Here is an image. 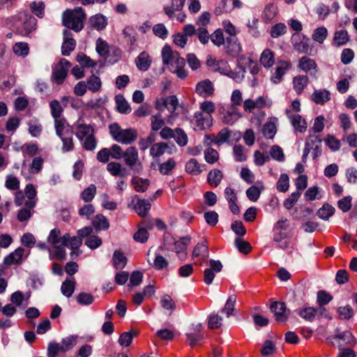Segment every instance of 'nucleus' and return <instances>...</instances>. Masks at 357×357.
<instances>
[{"label":"nucleus","mask_w":357,"mask_h":357,"mask_svg":"<svg viewBox=\"0 0 357 357\" xmlns=\"http://www.w3.org/2000/svg\"><path fill=\"white\" fill-rule=\"evenodd\" d=\"M162 63L167 66L169 70L176 74L178 77L184 79L188 76V72L185 70V61L181 57L179 54L174 51L169 45H165L161 52Z\"/></svg>","instance_id":"f257e3e1"},{"label":"nucleus","mask_w":357,"mask_h":357,"mask_svg":"<svg viewBox=\"0 0 357 357\" xmlns=\"http://www.w3.org/2000/svg\"><path fill=\"white\" fill-rule=\"evenodd\" d=\"M73 128L75 136L81 142L83 148L87 151H93L97 146L93 126L84 123L83 116H80L74 123Z\"/></svg>","instance_id":"f03ea898"},{"label":"nucleus","mask_w":357,"mask_h":357,"mask_svg":"<svg viewBox=\"0 0 357 357\" xmlns=\"http://www.w3.org/2000/svg\"><path fill=\"white\" fill-rule=\"evenodd\" d=\"M12 24L20 35L27 36L36 29L37 20L27 10H24L12 17Z\"/></svg>","instance_id":"7ed1b4c3"},{"label":"nucleus","mask_w":357,"mask_h":357,"mask_svg":"<svg viewBox=\"0 0 357 357\" xmlns=\"http://www.w3.org/2000/svg\"><path fill=\"white\" fill-rule=\"evenodd\" d=\"M109 131L115 142L126 145L134 143L138 135L135 129L131 128L123 129L117 123L109 125Z\"/></svg>","instance_id":"20e7f679"},{"label":"nucleus","mask_w":357,"mask_h":357,"mask_svg":"<svg viewBox=\"0 0 357 357\" xmlns=\"http://www.w3.org/2000/svg\"><path fill=\"white\" fill-rule=\"evenodd\" d=\"M86 14L81 7L74 10H67L63 14V25L76 32L80 31L84 27Z\"/></svg>","instance_id":"39448f33"},{"label":"nucleus","mask_w":357,"mask_h":357,"mask_svg":"<svg viewBox=\"0 0 357 357\" xmlns=\"http://www.w3.org/2000/svg\"><path fill=\"white\" fill-rule=\"evenodd\" d=\"M122 158L130 170L134 173L139 174L142 171V163L139 160V153L136 147H128L124 151Z\"/></svg>","instance_id":"423d86ee"},{"label":"nucleus","mask_w":357,"mask_h":357,"mask_svg":"<svg viewBox=\"0 0 357 357\" xmlns=\"http://www.w3.org/2000/svg\"><path fill=\"white\" fill-rule=\"evenodd\" d=\"M70 63L66 59H61L59 61L52 66V81L60 85L63 83L68 74Z\"/></svg>","instance_id":"0eeeda50"},{"label":"nucleus","mask_w":357,"mask_h":357,"mask_svg":"<svg viewBox=\"0 0 357 357\" xmlns=\"http://www.w3.org/2000/svg\"><path fill=\"white\" fill-rule=\"evenodd\" d=\"M77 234L85 239V245L91 250L98 248L102 243L100 237L93 234V228L91 226L84 227L77 230Z\"/></svg>","instance_id":"6e6552de"},{"label":"nucleus","mask_w":357,"mask_h":357,"mask_svg":"<svg viewBox=\"0 0 357 357\" xmlns=\"http://www.w3.org/2000/svg\"><path fill=\"white\" fill-rule=\"evenodd\" d=\"M206 66L212 71L220 72L229 75L231 70L228 62L224 59H217L212 55H208L206 60Z\"/></svg>","instance_id":"1a4fd4ad"},{"label":"nucleus","mask_w":357,"mask_h":357,"mask_svg":"<svg viewBox=\"0 0 357 357\" xmlns=\"http://www.w3.org/2000/svg\"><path fill=\"white\" fill-rule=\"evenodd\" d=\"M216 110L215 104L211 100L202 102V128L210 127L213 124V119L212 115Z\"/></svg>","instance_id":"9d476101"},{"label":"nucleus","mask_w":357,"mask_h":357,"mask_svg":"<svg viewBox=\"0 0 357 357\" xmlns=\"http://www.w3.org/2000/svg\"><path fill=\"white\" fill-rule=\"evenodd\" d=\"M267 106V100L264 96H259L255 100L248 98L243 102V109L248 113H252L255 109L261 110Z\"/></svg>","instance_id":"9b49d317"},{"label":"nucleus","mask_w":357,"mask_h":357,"mask_svg":"<svg viewBox=\"0 0 357 357\" xmlns=\"http://www.w3.org/2000/svg\"><path fill=\"white\" fill-rule=\"evenodd\" d=\"M291 67V63L289 61L281 60L279 61L278 65L275 68L274 72L272 73L271 80L274 84H279L284 74Z\"/></svg>","instance_id":"f8f14e48"},{"label":"nucleus","mask_w":357,"mask_h":357,"mask_svg":"<svg viewBox=\"0 0 357 357\" xmlns=\"http://www.w3.org/2000/svg\"><path fill=\"white\" fill-rule=\"evenodd\" d=\"M209 38L212 43L218 47L224 45L225 42L223 31L222 29H218L212 34L209 35L208 31L206 29H202V43H206Z\"/></svg>","instance_id":"ddd939ff"},{"label":"nucleus","mask_w":357,"mask_h":357,"mask_svg":"<svg viewBox=\"0 0 357 357\" xmlns=\"http://www.w3.org/2000/svg\"><path fill=\"white\" fill-rule=\"evenodd\" d=\"M298 68L305 73L316 74L318 71V66L316 61L307 56H302L298 63Z\"/></svg>","instance_id":"4468645a"},{"label":"nucleus","mask_w":357,"mask_h":357,"mask_svg":"<svg viewBox=\"0 0 357 357\" xmlns=\"http://www.w3.org/2000/svg\"><path fill=\"white\" fill-rule=\"evenodd\" d=\"M225 53L231 56L236 57L242 52L241 45L237 37H227L225 45Z\"/></svg>","instance_id":"2eb2a0df"},{"label":"nucleus","mask_w":357,"mask_h":357,"mask_svg":"<svg viewBox=\"0 0 357 357\" xmlns=\"http://www.w3.org/2000/svg\"><path fill=\"white\" fill-rule=\"evenodd\" d=\"M242 116L238 107L229 105L224 112L222 121L225 124L232 125Z\"/></svg>","instance_id":"dca6fc26"},{"label":"nucleus","mask_w":357,"mask_h":357,"mask_svg":"<svg viewBox=\"0 0 357 357\" xmlns=\"http://www.w3.org/2000/svg\"><path fill=\"white\" fill-rule=\"evenodd\" d=\"M271 310L273 312L278 322H285L287 320V307L284 302H273L271 305Z\"/></svg>","instance_id":"f3484780"},{"label":"nucleus","mask_w":357,"mask_h":357,"mask_svg":"<svg viewBox=\"0 0 357 357\" xmlns=\"http://www.w3.org/2000/svg\"><path fill=\"white\" fill-rule=\"evenodd\" d=\"M225 196L228 202L229 208L232 213L238 215L240 213V208L237 204L238 197L234 189L227 187L225 189Z\"/></svg>","instance_id":"a211bd4d"},{"label":"nucleus","mask_w":357,"mask_h":357,"mask_svg":"<svg viewBox=\"0 0 357 357\" xmlns=\"http://www.w3.org/2000/svg\"><path fill=\"white\" fill-rule=\"evenodd\" d=\"M292 38L294 40L292 44L294 49L298 53L307 54L310 50L308 43L309 38L305 36H300L293 34Z\"/></svg>","instance_id":"6ab92c4d"},{"label":"nucleus","mask_w":357,"mask_h":357,"mask_svg":"<svg viewBox=\"0 0 357 357\" xmlns=\"http://www.w3.org/2000/svg\"><path fill=\"white\" fill-rule=\"evenodd\" d=\"M63 35V43L61 46V53L63 56H68L75 48L76 42L73 38L72 33L70 31L64 30Z\"/></svg>","instance_id":"aec40b11"},{"label":"nucleus","mask_w":357,"mask_h":357,"mask_svg":"<svg viewBox=\"0 0 357 357\" xmlns=\"http://www.w3.org/2000/svg\"><path fill=\"white\" fill-rule=\"evenodd\" d=\"M67 237H68V233H66L63 236H61V231L55 228L50 231L47 237V241L54 248L64 246Z\"/></svg>","instance_id":"412c9836"},{"label":"nucleus","mask_w":357,"mask_h":357,"mask_svg":"<svg viewBox=\"0 0 357 357\" xmlns=\"http://www.w3.org/2000/svg\"><path fill=\"white\" fill-rule=\"evenodd\" d=\"M310 82L307 75H298L292 79L293 89L297 95H301Z\"/></svg>","instance_id":"4be33fe9"},{"label":"nucleus","mask_w":357,"mask_h":357,"mask_svg":"<svg viewBox=\"0 0 357 357\" xmlns=\"http://www.w3.org/2000/svg\"><path fill=\"white\" fill-rule=\"evenodd\" d=\"M135 62L139 70L145 72L151 67L152 60L149 54L144 51L136 57Z\"/></svg>","instance_id":"5701e85b"},{"label":"nucleus","mask_w":357,"mask_h":357,"mask_svg":"<svg viewBox=\"0 0 357 357\" xmlns=\"http://www.w3.org/2000/svg\"><path fill=\"white\" fill-rule=\"evenodd\" d=\"M190 238L189 237L181 238L174 243V250L178 255L180 260L183 261L186 258L187 254L185 252L187 245H188Z\"/></svg>","instance_id":"b1692460"},{"label":"nucleus","mask_w":357,"mask_h":357,"mask_svg":"<svg viewBox=\"0 0 357 357\" xmlns=\"http://www.w3.org/2000/svg\"><path fill=\"white\" fill-rule=\"evenodd\" d=\"M165 152L172 153L170 146L165 142L155 143L150 149V155L153 158L162 155Z\"/></svg>","instance_id":"393cba45"},{"label":"nucleus","mask_w":357,"mask_h":357,"mask_svg":"<svg viewBox=\"0 0 357 357\" xmlns=\"http://www.w3.org/2000/svg\"><path fill=\"white\" fill-rule=\"evenodd\" d=\"M107 170L113 176L126 177L128 174L127 169L118 162H109Z\"/></svg>","instance_id":"a878e982"},{"label":"nucleus","mask_w":357,"mask_h":357,"mask_svg":"<svg viewBox=\"0 0 357 357\" xmlns=\"http://www.w3.org/2000/svg\"><path fill=\"white\" fill-rule=\"evenodd\" d=\"M92 227L96 231H105L109 228L110 224L108 219L102 214H98L91 221Z\"/></svg>","instance_id":"bb28decb"},{"label":"nucleus","mask_w":357,"mask_h":357,"mask_svg":"<svg viewBox=\"0 0 357 357\" xmlns=\"http://www.w3.org/2000/svg\"><path fill=\"white\" fill-rule=\"evenodd\" d=\"M278 119L275 117H271L264 125L262 128V133L267 139H273L277 132L276 122Z\"/></svg>","instance_id":"cd10ccee"},{"label":"nucleus","mask_w":357,"mask_h":357,"mask_svg":"<svg viewBox=\"0 0 357 357\" xmlns=\"http://www.w3.org/2000/svg\"><path fill=\"white\" fill-rule=\"evenodd\" d=\"M89 24L94 29L101 31L107 25V19L102 14H96L89 18Z\"/></svg>","instance_id":"c85d7f7f"},{"label":"nucleus","mask_w":357,"mask_h":357,"mask_svg":"<svg viewBox=\"0 0 357 357\" xmlns=\"http://www.w3.org/2000/svg\"><path fill=\"white\" fill-rule=\"evenodd\" d=\"M259 61L264 68H271L275 61V53L271 49L264 50L261 54Z\"/></svg>","instance_id":"c756f323"},{"label":"nucleus","mask_w":357,"mask_h":357,"mask_svg":"<svg viewBox=\"0 0 357 357\" xmlns=\"http://www.w3.org/2000/svg\"><path fill=\"white\" fill-rule=\"evenodd\" d=\"M24 252V249L22 247L17 248L14 252L4 258L3 264L6 266H10L13 264L19 263L22 260Z\"/></svg>","instance_id":"7c9ffc66"},{"label":"nucleus","mask_w":357,"mask_h":357,"mask_svg":"<svg viewBox=\"0 0 357 357\" xmlns=\"http://www.w3.org/2000/svg\"><path fill=\"white\" fill-rule=\"evenodd\" d=\"M223 178L222 172L218 169H211L207 176V183L210 187L215 188L218 186Z\"/></svg>","instance_id":"2f4dec72"},{"label":"nucleus","mask_w":357,"mask_h":357,"mask_svg":"<svg viewBox=\"0 0 357 357\" xmlns=\"http://www.w3.org/2000/svg\"><path fill=\"white\" fill-rule=\"evenodd\" d=\"M331 99V93L328 90H315L312 95V100L318 105H324Z\"/></svg>","instance_id":"473e14b6"},{"label":"nucleus","mask_w":357,"mask_h":357,"mask_svg":"<svg viewBox=\"0 0 357 357\" xmlns=\"http://www.w3.org/2000/svg\"><path fill=\"white\" fill-rule=\"evenodd\" d=\"M116 109L121 114H129L131 107L123 95L119 94L115 96Z\"/></svg>","instance_id":"72a5a7b5"},{"label":"nucleus","mask_w":357,"mask_h":357,"mask_svg":"<svg viewBox=\"0 0 357 357\" xmlns=\"http://www.w3.org/2000/svg\"><path fill=\"white\" fill-rule=\"evenodd\" d=\"M75 286L76 282L73 278L66 279L61 284V291L64 296L70 298L75 291Z\"/></svg>","instance_id":"f704fd0d"},{"label":"nucleus","mask_w":357,"mask_h":357,"mask_svg":"<svg viewBox=\"0 0 357 357\" xmlns=\"http://www.w3.org/2000/svg\"><path fill=\"white\" fill-rule=\"evenodd\" d=\"M185 0H172L170 6H165L164 11L165 14L170 18L173 17L175 11H180L184 6Z\"/></svg>","instance_id":"c9c22d12"},{"label":"nucleus","mask_w":357,"mask_h":357,"mask_svg":"<svg viewBox=\"0 0 357 357\" xmlns=\"http://www.w3.org/2000/svg\"><path fill=\"white\" fill-rule=\"evenodd\" d=\"M25 195L28 200L25 202V206L28 208H33L36 206L35 198L36 197V190L33 184H28L25 188Z\"/></svg>","instance_id":"e433bc0d"},{"label":"nucleus","mask_w":357,"mask_h":357,"mask_svg":"<svg viewBox=\"0 0 357 357\" xmlns=\"http://www.w3.org/2000/svg\"><path fill=\"white\" fill-rule=\"evenodd\" d=\"M110 47L108 43L101 38L97 40L96 50L102 58L106 59L110 56Z\"/></svg>","instance_id":"4c0bfd02"},{"label":"nucleus","mask_w":357,"mask_h":357,"mask_svg":"<svg viewBox=\"0 0 357 357\" xmlns=\"http://www.w3.org/2000/svg\"><path fill=\"white\" fill-rule=\"evenodd\" d=\"M278 14V8L273 3L268 4L263 12V20L265 22H271Z\"/></svg>","instance_id":"58836bf2"},{"label":"nucleus","mask_w":357,"mask_h":357,"mask_svg":"<svg viewBox=\"0 0 357 357\" xmlns=\"http://www.w3.org/2000/svg\"><path fill=\"white\" fill-rule=\"evenodd\" d=\"M291 122L296 131L299 132L306 131L307 122L300 114L293 115L291 118Z\"/></svg>","instance_id":"ea45409f"},{"label":"nucleus","mask_w":357,"mask_h":357,"mask_svg":"<svg viewBox=\"0 0 357 357\" xmlns=\"http://www.w3.org/2000/svg\"><path fill=\"white\" fill-rule=\"evenodd\" d=\"M54 128L57 136L62 137L70 134L68 132V125L65 119L59 118L54 119Z\"/></svg>","instance_id":"a19ab883"},{"label":"nucleus","mask_w":357,"mask_h":357,"mask_svg":"<svg viewBox=\"0 0 357 357\" xmlns=\"http://www.w3.org/2000/svg\"><path fill=\"white\" fill-rule=\"evenodd\" d=\"M151 203L146 199H139L135 204L134 208L136 213L141 217H144L147 215L151 208Z\"/></svg>","instance_id":"79ce46f5"},{"label":"nucleus","mask_w":357,"mask_h":357,"mask_svg":"<svg viewBox=\"0 0 357 357\" xmlns=\"http://www.w3.org/2000/svg\"><path fill=\"white\" fill-rule=\"evenodd\" d=\"M349 40L348 33L346 30H340L335 32L333 45L340 47L345 45Z\"/></svg>","instance_id":"37998d69"},{"label":"nucleus","mask_w":357,"mask_h":357,"mask_svg":"<svg viewBox=\"0 0 357 357\" xmlns=\"http://www.w3.org/2000/svg\"><path fill=\"white\" fill-rule=\"evenodd\" d=\"M318 313V310L312 307H305L299 310L298 314L304 319L312 321Z\"/></svg>","instance_id":"c03bdc74"},{"label":"nucleus","mask_w":357,"mask_h":357,"mask_svg":"<svg viewBox=\"0 0 357 357\" xmlns=\"http://www.w3.org/2000/svg\"><path fill=\"white\" fill-rule=\"evenodd\" d=\"M260 186L252 185L246 190V195L249 200L256 202L259 198L261 191L264 189L263 183H260Z\"/></svg>","instance_id":"a18cd8bd"},{"label":"nucleus","mask_w":357,"mask_h":357,"mask_svg":"<svg viewBox=\"0 0 357 357\" xmlns=\"http://www.w3.org/2000/svg\"><path fill=\"white\" fill-rule=\"evenodd\" d=\"M86 85L89 91L96 93L100 90L102 82L99 77L93 75L87 79Z\"/></svg>","instance_id":"49530a36"},{"label":"nucleus","mask_w":357,"mask_h":357,"mask_svg":"<svg viewBox=\"0 0 357 357\" xmlns=\"http://www.w3.org/2000/svg\"><path fill=\"white\" fill-rule=\"evenodd\" d=\"M287 28L284 23H276L271 27L270 35L273 38H278L287 33Z\"/></svg>","instance_id":"de8ad7c7"},{"label":"nucleus","mask_w":357,"mask_h":357,"mask_svg":"<svg viewBox=\"0 0 357 357\" xmlns=\"http://www.w3.org/2000/svg\"><path fill=\"white\" fill-rule=\"evenodd\" d=\"M82 238L83 237L79 236L78 234L77 236H71L70 234H68V237L66 239L64 246L73 251L77 250L82 244Z\"/></svg>","instance_id":"09e8293b"},{"label":"nucleus","mask_w":357,"mask_h":357,"mask_svg":"<svg viewBox=\"0 0 357 357\" xmlns=\"http://www.w3.org/2000/svg\"><path fill=\"white\" fill-rule=\"evenodd\" d=\"M335 211V209L333 206L328 203H325L318 210L317 215L323 220H328L334 214Z\"/></svg>","instance_id":"8fccbe9b"},{"label":"nucleus","mask_w":357,"mask_h":357,"mask_svg":"<svg viewBox=\"0 0 357 357\" xmlns=\"http://www.w3.org/2000/svg\"><path fill=\"white\" fill-rule=\"evenodd\" d=\"M274 231V237L273 241L278 244V247L284 250L289 248V243L287 241L282 242L283 239L286 238L287 235L286 231H279L277 229H273Z\"/></svg>","instance_id":"3c124183"},{"label":"nucleus","mask_w":357,"mask_h":357,"mask_svg":"<svg viewBox=\"0 0 357 357\" xmlns=\"http://www.w3.org/2000/svg\"><path fill=\"white\" fill-rule=\"evenodd\" d=\"M13 50L17 56L26 57L29 53V47L26 43L19 42L13 45Z\"/></svg>","instance_id":"603ef678"},{"label":"nucleus","mask_w":357,"mask_h":357,"mask_svg":"<svg viewBox=\"0 0 357 357\" xmlns=\"http://www.w3.org/2000/svg\"><path fill=\"white\" fill-rule=\"evenodd\" d=\"M96 190V186L94 184H91L82 192L80 197L84 202H90L93 199Z\"/></svg>","instance_id":"864d4df0"},{"label":"nucleus","mask_w":357,"mask_h":357,"mask_svg":"<svg viewBox=\"0 0 357 357\" xmlns=\"http://www.w3.org/2000/svg\"><path fill=\"white\" fill-rule=\"evenodd\" d=\"M235 245L238 248V250L244 255L250 253L252 250L251 244L240 237L236 238Z\"/></svg>","instance_id":"5fc2aeb1"},{"label":"nucleus","mask_w":357,"mask_h":357,"mask_svg":"<svg viewBox=\"0 0 357 357\" xmlns=\"http://www.w3.org/2000/svg\"><path fill=\"white\" fill-rule=\"evenodd\" d=\"M131 182L134 185L135 190L141 192H145L149 185V181L148 179H144L139 177L132 178Z\"/></svg>","instance_id":"6e6d98bb"},{"label":"nucleus","mask_w":357,"mask_h":357,"mask_svg":"<svg viewBox=\"0 0 357 357\" xmlns=\"http://www.w3.org/2000/svg\"><path fill=\"white\" fill-rule=\"evenodd\" d=\"M113 264L116 269L124 268L126 264L127 259L123 254L119 250H116L113 254Z\"/></svg>","instance_id":"4d7b16f0"},{"label":"nucleus","mask_w":357,"mask_h":357,"mask_svg":"<svg viewBox=\"0 0 357 357\" xmlns=\"http://www.w3.org/2000/svg\"><path fill=\"white\" fill-rule=\"evenodd\" d=\"M137 335V332L133 331H130L128 332H124L120 335L119 338V343L120 345L123 347H128L132 342V339L135 336Z\"/></svg>","instance_id":"13d9d810"},{"label":"nucleus","mask_w":357,"mask_h":357,"mask_svg":"<svg viewBox=\"0 0 357 357\" xmlns=\"http://www.w3.org/2000/svg\"><path fill=\"white\" fill-rule=\"evenodd\" d=\"M29 133L33 137H38L41 135L43 127L37 119H33L28 123Z\"/></svg>","instance_id":"bf43d9fd"},{"label":"nucleus","mask_w":357,"mask_h":357,"mask_svg":"<svg viewBox=\"0 0 357 357\" xmlns=\"http://www.w3.org/2000/svg\"><path fill=\"white\" fill-rule=\"evenodd\" d=\"M76 301L81 305H90L94 302L95 297L90 293L81 292L77 295Z\"/></svg>","instance_id":"052dcab7"},{"label":"nucleus","mask_w":357,"mask_h":357,"mask_svg":"<svg viewBox=\"0 0 357 357\" xmlns=\"http://www.w3.org/2000/svg\"><path fill=\"white\" fill-rule=\"evenodd\" d=\"M234 157L237 162H243L247 160L245 147L241 144H236L233 147Z\"/></svg>","instance_id":"680f3d73"},{"label":"nucleus","mask_w":357,"mask_h":357,"mask_svg":"<svg viewBox=\"0 0 357 357\" xmlns=\"http://www.w3.org/2000/svg\"><path fill=\"white\" fill-rule=\"evenodd\" d=\"M236 302V295H231L227 298L224 307L221 310V312L226 313L227 317H230L233 314L235 304Z\"/></svg>","instance_id":"e2e57ef3"},{"label":"nucleus","mask_w":357,"mask_h":357,"mask_svg":"<svg viewBox=\"0 0 357 357\" xmlns=\"http://www.w3.org/2000/svg\"><path fill=\"white\" fill-rule=\"evenodd\" d=\"M277 190L281 192H285L289 188V178L287 174H280L276 184Z\"/></svg>","instance_id":"0e129e2a"},{"label":"nucleus","mask_w":357,"mask_h":357,"mask_svg":"<svg viewBox=\"0 0 357 357\" xmlns=\"http://www.w3.org/2000/svg\"><path fill=\"white\" fill-rule=\"evenodd\" d=\"M327 36L328 31L326 28H325L324 26H320L317 28L314 31L312 38L314 41L320 44H322L325 39L327 38Z\"/></svg>","instance_id":"69168bd1"},{"label":"nucleus","mask_w":357,"mask_h":357,"mask_svg":"<svg viewBox=\"0 0 357 357\" xmlns=\"http://www.w3.org/2000/svg\"><path fill=\"white\" fill-rule=\"evenodd\" d=\"M163 103L165 107L171 113V115H172L178 105V100L176 96L172 95L164 99Z\"/></svg>","instance_id":"338daca9"},{"label":"nucleus","mask_w":357,"mask_h":357,"mask_svg":"<svg viewBox=\"0 0 357 357\" xmlns=\"http://www.w3.org/2000/svg\"><path fill=\"white\" fill-rule=\"evenodd\" d=\"M324 142L326 145L333 151H338L340 149V141L333 135H327Z\"/></svg>","instance_id":"774afa93"}]
</instances>
